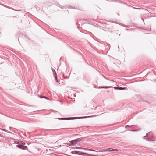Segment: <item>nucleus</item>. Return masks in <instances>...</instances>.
Returning a JSON list of instances; mask_svg holds the SVG:
<instances>
[{
  "mask_svg": "<svg viewBox=\"0 0 156 156\" xmlns=\"http://www.w3.org/2000/svg\"><path fill=\"white\" fill-rule=\"evenodd\" d=\"M20 144L22 145H23L25 144V143L24 142H23L22 141H20Z\"/></svg>",
  "mask_w": 156,
  "mask_h": 156,
  "instance_id": "nucleus-17",
  "label": "nucleus"
},
{
  "mask_svg": "<svg viewBox=\"0 0 156 156\" xmlns=\"http://www.w3.org/2000/svg\"><path fill=\"white\" fill-rule=\"evenodd\" d=\"M87 116H84V117H79V118H87Z\"/></svg>",
  "mask_w": 156,
  "mask_h": 156,
  "instance_id": "nucleus-24",
  "label": "nucleus"
},
{
  "mask_svg": "<svg viewBox=\"0 0 156 156\" xmlns=\"http://www.w3.org/2000/svg\"><path fill=\"white\" fill-rule=\"evenodd\" d=\"M16 147L20 149L23 150H26L27 149V147L26 146H23L20 144H18Z\"/></svg>",
  "mask_w": 156,
  "mask_h": 156,
  "instance_id": "nucleus-3",
  "label": "nucleus"
},
{
  "mask_svg": "<svg viewBox=\"0 0 156 156\" xmlns=\"http://www.w3.org/2000/svg\"><path fill=\"white\" fill-rule=\"evenodd\" d=\"M102 88V87H98V89H100V88Z\"/></svg>",
  "mask_w": 156,
  "mask_h": 156,
  "instance_id": "nucleus-27",
  "label": "nucleus"
},
{
  "mask_svg": "<svg viewBox=\"0 0 156 156\" xmlns=\"http://www.w3.org/2000/svg\"><path fill=\"white\" fill-rule=\"evenodd\" d=\"M73 149H84V150H88V151H95L94 150L90 149H86V148H81V147H75V148H74Z\"/></svg>",
  "mask_w": 156,
  "mask_h": 156,
  "instance_id": "nucleus-5",
  "label": "nucleus"
},
{
  "mask_svg": "<svg viewBox=\"0 0 156 156\" xmlns=\"http://www.w3.org/2000/svg\"><path fill=\"white\" fill-rule=\"evenodd\" d=\"M97 107H98V106H97V107H96V108H95V109H96V108Z\"/></svg>",
  "mask_w": 156,
  "mask_h": 156,
  "instance_id": "nucleus-31",
  "label": "nucleus"
},
{
  "mask_svg": "<svg viewBox=\"0 0 156 156\" xmlns=\"http://www.w3.org/2000/svg\"><path fill=\"white\" fill-rule=\"evenodd\" d=\"M109 92V91L107 90V92Z\"/></svg>",
  "mask_w": 156,
  "mask_h": 156,
  "instance_id": "nucleus-32",
  "label": "nucleus"
},
{
  "mask_svg": "<svg viewBox=\"0 0 156 156\" xmlns=\"http://www.w3.org/2000/svg\"><path fill=\"white\" fill-rule=\"evenodd\" d=\"M115 150L116 151L117 150L115 149H112L111 148H108V150H107L108 151H115Z\"/></svg>",
  "mask_w": 156,
  "mask_h": 156,
  "instance_id": "nucleus-13",
  "label": "nucleus"
},
{
  "mask_svg": "<svg viewBox=\"0 0 156 156\" xmlns=\"http://www.w3.org/2000/svg\"><path fill=\"white\" fill-rule=\"evenodd\" d=\"M125 30L126 31H130V30L127 29H126Z\"/></svg>",
  "mask_w": 156,
  "mask_h": 156,
  "instance_id": "nucleus-26",
  "label": "nucleus"
},
{
  "mask_svg": "<svg viewBox=\"0 0 156 156\" xmlns=\"http://www.w3.org/2000/svg\"><path fill=\"white\" fill-rule=\"evenodd\" d=\"M20 141H16V142H15V143L18 144H20Z\"/></svg>",
  "mask_w": 156,
  "mask_h": 156,
  "instance_id": "nucleus-19",
  "label": "nucleus"
},
{
  "mask_svg": "<svg viewBox=\"0 0 156 156\" xmlns=\"http://www.w3.org/2000/svg\"><path fill=\"white\" fill-rule=\"evenodd\" d=\"M102 30H103L104 31H106L105 30H104V29H102Z\"/></svg>",
  "mask_w": 156,
  "mask_h": 156,
  "instance_id": "nucleus-29",
  "label": "nucleus"
},
{
  "mask_svg": "<svg viewBox=\"0 0 156 156\" xmlns=\"http://www.w3.org/2000/svg\"><path fill=\"white\" fill-rule=\"evenodd\" d=\"M113 88L114 89L116 90H118V88H119V87H115Z\"/></svg>",
  "mask_w": 156,
  "mask_h": 156,
  "instance_id": "nucleus-20",
  "label": "nucleus"
},
{
  "mask_svg": "<svg viewBox=\"0 0 156 156\" xmlns=\"http://www.w3.org/2000/svg\"><path fill=\"white\" fill-rule=\"evenodd\" d=\"M33 42V41H32L31 40H30L29 41V42H30V43H31V42L32 43V42Z\"/></svg>",
  "mask_w": 156,
  "mask_h": 156,
  "instance_id": "nucleus-25",
  "label": "nucleus"
},
{
  "mask_svg": "<svg viewBox=\"0 0 156 156\" xmlns=\"http://www.w3.org/2000/svg\"><path fill=\"white\" fill-rule=\"evenodd\" d=\"M127 88L126 87H119L118 90H125L126 89H127Z\"/></svg>",
  "mask_w": 156,
  "mask_h": 156,
  "instance_id": "nucleus-11",
  "label": "nucleus"
},
{
  "mask_svg": "<svg viewBox=\"0 0 156 156\" xmlns=\"http://www.w3.org/2000/svg\"><path fill=\"white\" fill-rule=\"evenodd\" d=\"M69 143H70V145L72 146H73L77 144L75 139L70 141Z\"/></svg>",
  "mask_w": 156,
  "mask_h": 156,
  "instance_id": "nucleus-4",
  "label": "nucleus"
},
{
  "mask_svg": "<svg viewBox=\"0 0 156 156\" xmlns=\"http://www.w3.org/2000/svg\"><path fill=\"white\" fill-rule=\"evenodd\" d=\"M146 140L148 141H152V140H151V139L149 137H148V138H146Z\"/></svg>",
  "mask_w": 156,
  "mask_h": 156,
  "instance_id": "nucleus-14",
  "label": "nucleus"
},
{
  "mask_svg": "<svg viewBox=\"0 0 156 156\" xmlns=\"http://www.w3.org/2000/svg\"><path fill=\"white\" fill-rule=\"evenodd\" d=\"M60 75L61 76L62 75L63 78L66 79H68L69 77H66L64 75L63 73L62 72H61Z\"/></svg>",
  "mask_w": 156,
  "mask_h": 156,
  "instance_id": "nucleus-9",
  "label": "nucleus"
},
{
  "mask_svg": "<svg viewBox=\"0 0 156 156\" xmlns=\"http://www.w3.org/2000/svg\"><path fill=\"white\" fill-rule=\"evenodd\" d=\"M108 87V86H103L102 88H105V89H108L109 88L111 87Z\"/></svg>",
  "mask_w": 156,
  "mask_h": 156,
  "instance_id": "nucleus-15",
  "label": "nucleus"
},
{
  "mask_svg": "<svg viewBox=\"0 0 156 156\" xmlns=\"http://www.w3.org/2000/svg\"><path fill=\"white\" fill-rule=\"evenodd\" d=\"M53 75L56 82L57 83L58 82H59L58 81L57 79V75L56 73L55 72H53Z\"/></svg>",
  "mask_w": 156,
  "mask_h": 156,
  "instance_id": "nucleus-7",
  "label": "nucleus"
},
{
  "mask_svg": "<svg viewBox=\"0 0 156 156\" xmlns=\"http://www.w3.org/2000/svg\"><path fill=\"white\" fill-rule=\"evenodd\" d=\"M124 27H128V28L129 27L128 26H124Z\"/></svg>",
  "mask_w": 156,
  "mask_h": 156,
  "instance_id": "nucleus-28",
  "label": "nucleus"
},
{
  "mask_svg": "<svg viewBox=\"0 0 156 156\" xmlns=\"http://www.w3.org/2000/svg\"><path fill=\"white\" fill-rule=\"evenodd\" d=\"M147 137L146 135L145 136H144L143 137V139H145L146 140V138H147Z\"/></svg>",
  "mask_w": 156,
  "mask_h": 156,
  "instance_id": "nucleus-23",
  "label": "nucleus"
},
{
  "mask_svg": "<svg viewBox=\"0 0 156 156\" xmlns=\"http://www.w3.org/2000/svg\"><path fill=\"white\" fill-rule=\"evenodd\" d=\"M71 8H73V9L74 8H73V7H71Z\"/></svg>",
  "mask_w": 156,
  "mask_h": 156,
  "instance_id": "nucleus-30",
  "label": "nucleus"
},
{
  "mask_svg": "<svg viewBox=\"0 0 156 156\" xmlns=\"http://www.w3.org/2000/svg\"><path fill=\"white\" fill-rule=\"evenodd\" d=\"M3 131H5V132H8V133H10L9 132H8V130H6V129H2V130Z\"/></svg>",
  "mask_w": 156,
  "mask_h": 156,
  "instance_id": "nucleus-22",
  "label": "nucleus"
},
{
  "mask_svg": "<svg viewBox=\"0 0 156 156\" xmlns=\"http://www.w3.org/2000/svg\"><path fill=\"white\" fill-rule=\"evenodd\" d=\"M65 144H66V145H67L69 146H72V145H70V143H69V142L68 143H66Z\"/></svg>",
  "mask_w": 156,
  "mask_h": 156,
  "instance_id": "nucleus-18",
  "label": "nucleus"
},
{
  "mask_svg": "<svg viewBox=\"0 0 156 156\" xmlns=\"http://www.w3.org/2000/svg\"><path fill=\"white\" fill-rule=\"evenodd\" d=\"M78 155L82 156L86 155L87 156H95V155H94L91 154H87L84 152H83L80 151H79Z\"/></svg>",
  "mask_w": 156,
  "mask_h": 156,
  "instance_id": "nucleus-2",
  "label": "nucleus"
},
{
  "mask_svg": "<svg viewBox=\"0 0 156 156\" xmlns=\"http://www.w3.org/2000/svg\"><path fill=\"white\" fill-rule=\"evenodd\" d=\"M79 152V151H73L71 152L72 154L77 155H78Z\"/></svg>",
  "mask_w": 156,
  "mask_h": 156,
  "instance_id": "nucleus-8",
  "label": "nucleus"
},
{
  "mask_svg": "<svg viewBox=\"0 0 156 156\" xmlns=\"http://www.w3.org/2000/svg\"><path fill=\"white\" fill-rule=\"evenodd\" d=\"M59 120H69L71 119H76V117H66V118H57Z\"/></svg>",
  "mask_w": 156,
  "mask_h": 156,
  "instance_id": "nucleus-1",
  "label": "nucleus"
},
{
  "mask_svg": "<svg viewBox=\"0 0 156 156\" xmlns=\"http://www.w3.org/2000/svg\"><path fill=\"white\" fill-rule=\"evenodd\" d=\"M82 140V138H78L75 139L76 140V141L77 143L78 142L81 141Z\"/></svg>",
  "mask_w": 156,
  "mask_h": 156,
  "instance_id": "nucleus-10",
  "label": "nucleus"
},
{
  "mask_svg": "<svg viewBox=\"0 0 156 156\" xmlns=\"http://www.w3.org/2000/svg\"><path fill=\"white\" fill-rule=\"evenodd\" d=\"M134 126V125H131V126H129V125H126V126H125V127H126V128H127V126L128 127H130V129H132V127L133 126Z\"/></svg>",
  "mask_w": 156,
  "mask_h": 156,
  "instance_id": "nucleus-16",
  "label": "nucleus"
},
{
  "mask_svg": "<svg viewBox=\"0 0 156 156\" xmlns=\"http://www.w3.org/2000/svg\"><path fill=\"white\" fill-rule=\"evenodd\" d=\"M129 131H132L133 132L135 131H138L137 130H129Z\"/></svg>",
  "mask_w": 156,
  "mask_h": 156,
  "instance_id": "nucleus-21",
  "label": "nucleus"
},
{
  "mask_svg": "<svg viewBox=\"0 0 156 156\" xmlns=\"http://www.w3.org/2000/svg\"><path fill=\"white\" fill-rule=\"evenodd\" d=\"M48 130H50V129H47Z\"/></svg>",
  "mask_w": 156,
  "mask_h": 156,
  "instance_id": "nucleus-33",
  "label": "nucleus"
},
{
  "mask_svg": "<svg viewBox=\"0 0 156 156\" xmlns=\"http://www.w3.org/2000/svg\"><path fill=\"white\" fill-rule=\"evenodd\" d=\"M146 136H147V137H149V138L152 137L153 136L152 133L151 132L147 133L146 134Z\"/></svg>",
  "mask_w": 156,
  "mask_h": 156,
  "instance_id": "nucleus-6",
  "label": "nucleus"
},
{
  "mask_svg": "<svg viewBox=\"0 0 156 156\" xmlns=\"http://www.w3.org/2000/svg\"><path fill=\"white\" fill-rule=\"evenodd\" d=\"M39 98H45V99H46L47 100H48L49 99L47 97H46L44 96H39Z\"/></svg>",
  "mask_w": 156,
  "mask_h": 156,
  "instance_id": "nucleus-12",
  "label": "nucleus"
}]
</instances>
